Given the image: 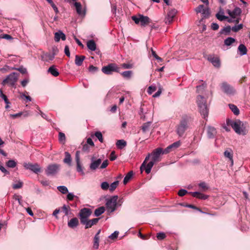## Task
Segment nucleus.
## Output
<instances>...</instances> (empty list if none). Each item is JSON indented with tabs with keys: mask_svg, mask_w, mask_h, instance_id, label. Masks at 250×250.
<instances>
[{
	"mask_svg": "<svg viewBox=\"0 0 250 250\" xmlns=\"http://www.w3.org/2000/svg\"><path fill=\"white\" fill-rule=\"evenodd\" d=\"M201 14L203 18H208L210 15L209 9L208 8H205Z\"/></svg>",
	"mask_w": 250,
	"mask_h": 250,
	"instance_id": "nucleus-46",
	"label": "nucleus"
},
{
	"mask_svg": "<svg viewBox=\"0 0 250 250\" xmlns=\"http://www.w3.org/2000/svg\"><path fill=\"white\" fill-rule=\"evenodd\" d=\"M229 108L231 109V110L233 112L234 115H238L240 113L239 109L234 104H229Z\"/></svg>",
	"mask_w": 250,
	"mask_h": 250,
	"instance_id": "nucleus-36",
	"label": "nucleus"
},
{
	"mask_svg": "<svg viewBox=\"0 0 250 250\" xmlns=\"http://www.w3.org/2000/svg\"><path fill=\"white\" fill-rule=\"evenodd\" d=\"M151 124V122H147L146 123H144L142 126V129L143 132L145 133L148 131Z\"/></svg>",
	"mask_w": 250,
	"mask_h": 250,
	"instance_id": "nucleus-43",
	"label": "nucleus"
},
{
	"mask_svg": "<svg viewBox=\"0 0 250 250\" xmlns=\"http://www.w3.org/2000/svg\"><path fill=\"white\" fill-rule=\"evenodd\" d=\"M92 210L89 208H84L81 209L79 212V216L81 223L82 224L83 222L88 219V217L92 214Z\"/></svg>",
	"mask_w": 250,
	"mask_h": 250,
	"instance_id": "nucleus-9",
	"label": "nucleus"
},
{
	"mask_svg": "<svg viewBox=\"0 0 250 250\" xmlns=\"http://www.w3.org/2000/svg\"><path fill=\"white\" fill-rule=\"evenodd\" d=\"M119 234V231H115L113 233H112L109 236V238L111 239H115L116 238Z\"/></svg>",
	"mask_w": 250,
	"mask_h": 250,
	"instance_id": "nucleus-63",
	"label": "nucleus"
},
{
	"mask_svg": "<svg viewBox=\"0 0 250 250\" xmlns=\"http://www.w3.org/2000/svg\"><path fill=\"white\" fill-rule=\"evenodd\" d=\"M21 196L19 195L14 194L13 196V199H15V200L18 201L20 205L21 204Z\"/></svg>",
	"mask_w": 250,
	"mask_h": 250,
	"instance_id": "nucleus-58",
	"label": "nucleus"
},
{
	"mask_svg": "<svg viewBox=\"0 0 250 250\" xmlns=\"http://www.w3.org/2000/svg\"><path fill=\"white\" fill-rule=\"evenodd\" d=\"M188 193V191L185 189H181L179 190L178 194L179 196H183Z\"/></svg>",
	"mask_w": 250,
	"mask_h": 250,
	"instance_id": "nucleus-62",
	"label": "nucleus"
},
{
	"mask_svg": "<svg viewBox=\"0 0 250 250\" xmlns=\"http://www.w3.org/2000/svg\"><path fill=\"white\" fill-rule=\"evenodd\" d=\"M235 42H236V40L234 38L232 37H228L224 40V43L225 45L229 46Z\"/></svg>",
	"mask_w": 250,
	"mask_h": 250,
	"instance_id": "nucleus-33",
	"label": "nucleus"
},
{
	"mask_svg": "<svg viewBox=\"0 0 250 250\" xmlns=\"http://www.w3.org/2000/svg\"><path fill=\"white\" fill-rule=\"evenodd\" d=\"M74 5L76 7L77 13L79 15H84L85 12L84 11H82V5L80 2H76L74 3Z\"/></svg>",
	"mask_w": 250,
	"mask_h": 250,
	"instance_id": "nucleus-27",
	"label": "nucleus"
},
{
	"mask_svg": "<svg viewBox=\"0 0 250 250\" xmlns=\"http://www.w3.org/2000/svg\"><path fill=\"white\" fill-rule=\"evenodd\" d=\"M11 69L12 70H17L20 71L22 74H25L27 73V70L25 68H24L23 66H21L19 68L16 67H12Z\"/></svg>",
	"mask_w": 250,
	"mask_h": 250,
	"instance_id": "nucleus-50",
	"label": "nucleus"
},
{
	"mask_svg": "<svg viewBox=\"0 0 250 250\" xmlns=\"http://www.w3.org/2000/svg\"><path fill=\"white\" fill-rule=\"evenodd\" d=\"M101 187L103 190H107L109 188V185L107 182H104L102 183Z\"/></svg>",
	"mask_w": 250,
	"mask_h": 250,
	"instance_id": "nucleus-56",
	"label": "nucleus"
},
{
	"mask_svg": "<svg viewBox=\"0 0 250 250\" xmlns=\"http://www.w3.org/2000/svg\"><path fill=\"white\" fill-rule=\"evenodd\" d=\"M119 183V181H116L110 184L109 187L110 191L113 192L117 187Z\"/></svg>",
	"mask_w": 250,
	"mask_h": 250,
	"instance_id": "nucleus-42",
	"label": "nucleus"
},
{
	"mask_svg": "<svg viewBox=\"0 0 250 250\" xmlns=\"http://www.w3.org/2000/svg\"><path fill=\"white\" fill-rule=\"evenodd\" d=\"M177 13V10L175 9H171L167 13V16L165 19V22L166 24H170L173 18L175 17Z\"/></svg>",
	"mask_w": 250,
	"mask_h": 250,
	"instance_id": "nucleus-14",
	"label": "nucleus"
},
{
	"mask_svg": "<svg viewBox=\"0 0 250 250\" xmlns=\"http://www.w3.org/2000/svg\"><path fill=\"white\" fill-rule=\"evenodd\" d=\"M208 60L214 67L217 68L220 67L221 62L219 57L209 55L208 58Z\"/></svg>",
	"mask_w": 250,
	"mask_h": 250,
	"instance_id": "nucleus-15",
	"label": "nucleus"
},
{
	"mask_svg": "<svg viewBox=\"0 0 250 250\" xmlns=\"http://www.w3.org/2000/svg\"><path fill=\"white\" fill-rule=\"evenodd\" d=\"M207 135L209 139H213L214 138L217 133L216 129L212 126H208L207 127Z\"/></svg>",
	"mask_w": 250,
	"mask_h": 250,
	"instance_id": "nucleus-19",
	"label": "nucleus"
},
{
	"mask_svg": "<svg viewBox=\"0 0 250 250\" xmlns=\"http://www.w3.org/2000/svg\"><path fill=\"white\" fill-rule=\"evenodd\" d=\"M60 170V165L58 164H51L48 166L45 170V173L47 176L54 175Z\"/></svg>",
	"mask_w": 250,
	"mask_h": 250,
	"instance_id": "nucleus-10",
	"label": "nucleus"
},
{
	"mask_svg": "<svg viewBox=\"0 0 250 250\" xmlns=\"http://www.w3.org/2000/svg\"><path fill=\"white\" fill-rule=\"evenodd\" d=\"M151 53L152 55L159 62H162L163 60L161 58L159 57L157 54L156 53L155 51H154L152 49H151Z\"/></svg>",
	"mask_w": 250,
	"mask_h": 250,
	"instance_id": "nucleus-55",
	"label": "nucleus"
},
{
	"mask_svg": "<svg viewBox=\"0 0 250 250\" xmlns=\"http://www.w3.org/2000/svg\"><path fill=\"white\" fill-rule=\"evenodd\" d=\"M226 12L231 18L235 19L237 16L241 15L242 10L239 7H236L232 11L228 9Z\"/></svg>",
	"mask_w": 250,
	"mask_h": 250,
	"instance_id": "nucleus-16",
	"label": "nucleus"
},
{
	"mask_svg": "<svg viewBox=\"0 0 250 250\" xmlns=\"http://www.w3.org/2000/svg\"><path fill=\"white\" fill-rule=\"evenodd\" d=\"M243 27V24L242 23H240L238 24V25H234V26L231 27V30L234 32H237L239 30L242 29Z\"/></svg>",
	"mask_w": 250,
	"mask_h": 250,
	"instance_id": "nucleus-47",
	"label": "nucleus"
},
{
	"mask_svg": "<svg viewBox=\"0 0 250 250\" xmlns=\"http://www.w3.org/2000/svg\"><path fill=\"white\" fill-rule=\"evenodd\" d=\"M149 157L150 154H148V155L146 157L145 161L141 165L140 167V170L141 173L144 169L147 174H149L150 172L151 168L154 166L155 163L151 160L147 165H146V161H148V160L149 159Z\"/></svg>",
	"mask_w": 250,
	"mask_h": 250,
	"instance_id": "nucleus-8",
	"label": "nucleus"
},
{
	"mask_svg": "<svg viewBox=\"0 0 250 250\" xmlns=\"http://www.w3.org/2000/svg\"><path fill=\"white\" fill-rule=\"evenodd\" d=\"M132 19L136 24L140 23L141 25L144 27L146 26L151 21V20L148 17L141 14L139 15L138 17L135 16H132Z\"/></svg>",
	"mask_w": 250,
	"mask_h": 250,
	"instance_id": "nucleus-5",
	"label": "nucleus"
},
{
	"mask_svg": "<svg viewBox=\"0 0 250 250\" xmlns=\"http://www.w3.org/2000/svg\"><path fill=\"white\" fill-rule=\"evenodd\" d=\"M150 154V156H151V161L155 163L159 161V158L161 154L163 153V149L159 147L154 149L152 152Z\"/></svg>",
	"mask_w": 250,
	"mask_h": 250,
	"instance_id": "nucleus-12",
	"label": "nucleus"
},
{
	"mask_svg": "<svg viewBox=\"0 0 250 250\" xmlns=\"http://www.w3.org/2000/svg\"><path fill=\"white\" fill-rule=\"evenodd\" d=\"M221 88L228 95L233 94L235 93V90L233 87L226 82L222 83Z\"/></svg>",
	"mask_w": 250,
	"mask_h": 250,
	"instance_id": "nucleus-13",
	"label": "nucleus"
},
{
	"mask_svg": "<svg viewBox=\"0 0 250 250\" xmlns=\"http://www.w3.org/2000/svg\"><path fill=\"white\" fill-rule=\"evenodd\" d=\"M48 72L51 73L53 76L57 77L59 75V72L54 65L51 66L48 70Z\"/></svg>",
	"mask_w": 250,
	"mask_h": 250,
	"instance_id": "nucleus-32",
	"label": "nucleus"
},
{
	"mask_svg": "<svg viewBox=\"0 0 250 250\" xmlns=\"http://www.w3.org/2000/svg\"><path fill=\"white\" fill-rule=\"evenodd\" d=\"M132 74V71L131 70L125 71L121 73L124 78L127 79H129L131 77Z\"/></svg>",
	"mask_w": 250,
	"mask_h": 250,
	"instance_id": "nucleus-37",
	"label": "nucleus"
},
{
	"mask_svg": "<svg viewBox=\"0 0 250 250\" xmlns=\"http://www.w3.org/2000/svg\"><path fill=\"white\" fill-rule=\"evenodd\" d=\"M116 158H117V156L115 154V151H112L110 154V156H109L110 160L111 161H113L115 160H116Z\"/></svg>",
	"mask_w": 250,
	"mask_h": 250,
	"instance_id": "nucleus-59",
	"label": "nucleus"
},
{
	"mask_svg": "<svg viewBox=\"0 0 250 250\" xmlns=\"http://www.w3.org/2000/svg\"><path fill=\"white\" fill-rule=\"evenodd\" d=\"M238 51L240 56H243L247 54L248 50L244 44H240L238 46Z\"/></svg>",
	"mask_w": 250,
	"mask_h": 250,
	"instance_id": "nucleus-23",
	"label": "nucleus"
},
{
	"mask_svg": "<svg viewBox=\"0 0 250 250\" xmlns=\"http://www.w3.org/2000/svg\"><path fill=\"white\" fill-rule=\"evenodd\" d=\"M120 68L115 63H110L102 67V72L106 75H111L113 72H119Z\"/></svg>",
	"mask_w": 250,
	"mask_h": 250,
	"instance_id": "nucleus-7",
	"label": "nucleus"
},
{
	"mask_svg": "<svg viewBox=\"0 0 250 250\" xmlns=\"http://www.w3.org/2000/svg\"><path fill=\"white\" fill-rule=\"evenodd\" d=\"M98 68L97 67L94 66L93 65H90L89 66L88 70L91 72H95L98 70Z\"/></svg>",
	"mask_w": 250,
	"mask_h": 250,
	"instance_id": "nucleus-64",
	"label": "nucleus"
},
{
	"mask_svg": "<svg viewBox=\"0 0 250 250\" xmlns=\"http://www.w3.org/2000/svg\"><path fill=\"white\" fill-rule=\"evenodd\" d=\"M231 30H232L230 26L228 25L221 29L220 30L219 34L220 35L228 36L230 34Z\"/></svg>",
	"mask_w": 250,
	"mask_h": 250,
	"instance_id": "nucleus-21",
	"label": "nucleus"
},
{
	"mask_svg": "<svg viewBox=\"0 0 250 250\" xmlns=\"http://www.w3.org/2000/svg\"><path fill=\"white\" fill-rule=\"evenodd\" d=\"M105 211V208L104 207H100L96 208L94 211V215L96 217H98L102 215Z\"/></svg>",
	"mask_w": 250,
	"mask_h": 250,
	"instance_id": "nucleus-35",
	"label": "nucleus"
},
{
	"mask_svg": "<svg viewBox=\"0 0 250 250\" xmlns=\"http://www.w3.org/2000/svg\"><path fill=\"white\" fill-rule=\"evenodd\" d=\"M116 145L118 149H122L126 146V142L124 140H119L117 141Z\"/></svg>",
	"mask_w": 250,
	"mask_h": 250,
	"instance_id": "nucleus-34",
	"label": "nucleus"
},
{
	"mask_svg": "<svg viewBox=\"0 0 250 250\" xmlns=\"http://www.w3.org/2000/svg\"><path fill=\"white\" fill-rule=\"evenodd\" d=\"M205 9L204 5H199L196 9L195 11L197 13H202L203 10Z\"/></svg>",
	"mask_w": 250,
	"mask_h": 250,
	"instance_id": "nucleus-60",
	"label": "nucleus"
},
{
	"mask_svg": "<svg viewBox=\"0 0 250 250\" xmlns=\"http://www.w3.org/2000/svg\"><path fill=\"white\" fill-rule=\"evenodd\" d=\"M75 197H77L76 196H75L73 193H68V194L67 195V199L68 201L73 200V199Z\"/></svg>",
	"mask_w": 250,
	"mask_h": 250,
	"instance_id": "nucleus-61",
	"label": "nucleus"
},
{
	"mask_svg": "<svg viewBox=\"0 0 250 250\" xmlns=\"http://www.w3.org/2000/svg\"><path fill=\"white\" fill-rule=\"evenodd\" d=\"M192 196L194 197L200 199H207L208 196L206 195L202 194L199 192L195 191V192H190Z\"/></svg>",
	"mask_w": 250,
	"mask_h": 250,
	"instance_id": "nucleus-24",
	"label": "nucleus"
},
{
	"mask_svg": "<svg viewBox=\"0 0 250 250\" xmlns=\"http://www.w3.org/2000/svg\"><path fill=\"white\" fill-rule=\"evenodd\" d=\"M76 164H77V171L78 172H80L82 175H84V173L83 171V167L81 164V162L76 163Z\"/></svg>",
	"mask_w": 250,
	"mask_h": 250,
	"instance_id": "nucleus-48",
	"label": "nucleus"
},
{
	"mask_svg": "<svg viewBox=\"0 0 250 250\" xmlns=\"http://www.w3.org/2000/svg\"><path fill=\"white\" fill-rule=\"evenodd\" d=\"M61 39L65 41L66 36L62 31H59L55 33L54 40L56 42H59Z\"/></svg>",
	"mask_w": 250,
	"mask_h": 250,
	"instance_id": "nucleus-20",
	"label": "nucleus"
},
{
	"mask_svg": "<svg viewBox=\"0 0 250 250\" xmlns=\"http://www.w3.org/2000/svg\"><path fill=\"white\" fill-rule=\"evenodd\" d=\"M19 74L17 72H12L8 75L5 79L3 80L1 84L5 85L6 84L14 87L17 82Z\"/></svg>",
	"mask_w": 250,
	"mask_h": 250,
	"instance_id": "nucleus-4",
	"label": "nucleus"
},
{
	"mask_svg": "<svg viewBox=\"0 0 250 250\" xmlns=\"http://www.w3.org/2000/svg\"><path fill=\"white\" fill-rule=\"evenodd\" d=\"M197 103L198 105L199 111L204 118L208 117V109L207 105L206 100L201 95L197 97Z\"/></svg>",
	"mask_w": 250,
	"mask_h": 250,
	"instance_id": "nucleus-3",
	"label": "nucleus"
},
{
	"mask_svg": "<svg viewBox=\"0 0 250 250\" xmlns=\"http://www.w3.org/2000/svg\"><path fill=\"white\" fill-rule=\"evenodd\" d=\"M65 158H64L63 162L64 163L67 164L68 166H70L71 165L72 163V158L70 154L66 151L64 153Z\"/></svg>",
	"mask_w": 250,
	"mask_h": 250,
	"instance_id": "nucleus-25",
	"label": "nucleus"
},
{
	"mask_svg": "<svg viewBox=\"0 0 250 250\" xmlns=\"http://www.w3.org/2000/svg\"><path fill=\"white\" fill-rule=\"evenodd\" d=\"M118 198V196L117 195H114L107 200L106 207L108 211L112 212L116 210L117 206V201Z\"/></svg>",
	"mask_w": 250,
	"mask_h": 250,
	"instance_id": "nucleus-6",
	"label": "nucleus"
},
{
	"mask_svg": "<svg viewBox=\"0 0 250 250\" xmlns=\"http://www.w3.org/2000/svg\"><path fill=\"white\" fill-rule=\"evenodd\" d=\"M17 162L14 160H9L6 162V166L9 168H14L17 166Z\"/></svg>",
	"mask_w": 250,
	"mask_h": 250,
	"instance_id": "nucleus-39",
	"label": "nucleus"
},
{
	"mask_svg": "<svg viewBox=\"0 0 250 250\" xmlns=\"http://www.w3.org/2000/svg\"><path fill=\"white\" fill-rule=\"evenodd\" d=\"M100 220V218H96L91 220L87 219L83 222L82 224L85 225V229H89L94 225H96Z\"/></svg>",
	"mask_w": 250,
	"mask_h": 250,
	"instance_id": "nucleus-17",
	"label": "nucleus"
},
{
	"mask_svg": "<svg viewBox=\"0 0 250 250\" xmlns=\"http://www.w3.org/2000/svg\"><path fill=\"white\" fill-rule=\"evenodd\" d=\"M23 186V183L21 181H18V183L15 184L13 185V188L14 189H19L21 188Z\"/></svg>",
	"mask_w": 250,
	"mask_h": 250,
	"instance_id": "nucleus-52",
	"label": "nucleus"
},
{
	"mask_svg": "<svg viewBox=\"0 0 250 250\" xmlns=\"http://www.w3.org/2000/svg\"><path fill=\"white\" fill-rule=\"evenodd\" d=\"M0 97L1 98L6 104L5 108L8 109L9 108V104H10L9 100L6 95L3 94L1 89H0Z\"/></svg>",
	"mask_w": 250,
	"mask_h": 250,
	"instance_id": "nucleus-28",
	"label": "nucleus"
},
{
	"mask_svg": "<svg viewBox=\"0 0 250 250\" xmlns=\"http://www.w3.org/2000/svg\"><path fill=\"white\" fill-rule=\"evenodd\" d=\"M224 156L228 158L230 161L231 165H233V154L232 152V150L230 149L229 150H226L224 152Z\"/></svg>",
	"mask_w": 250,
	"mask_h": 250,
	"instance_id": "nucleus-30",
	"label": "nucleus"
},
{
	"mask_svg": "<svg viewBox=\"0 0 250 250\" xmlns=\"http://www.w3.org/2000/svg\"><path fill=\"white\" fill-rule=\"evenodd\" d=\"M206 87V84H205V83H203L202 85L197 86L196 88H197V92L200 93L201 91L204 90Z\"/></svg>",
	"mask_w": 250,
	"mask_h": 250,
	"instance_id": "nucleus-53",
	"label": "nucleus"
},
{
	"mask_svg": "<svg viewBox=\"0 0 250 250\" xmlns=\"http://www.w3.org/2000/svg\"><path fill=\"white\" fill-rule=\"evenodd\" d=\"M182 206H183L184 207H187V208H192V209H196L197 210H198L199 211L203 213H205V212H203L201 210V209L198 208H197V207H196L195 206L193 205H192V204H182Z\"/></svg>",
	"mask_w": 250,
	"mask_h": 250,
	"instance_id": "nucleus-41",
	"label": "nucleus"
},
{
	"mask_svg": "<svg viewBox=\"0 0 250 250\" xmlns=\"http://www.w3.org/2000/svg\"><path fill=\"white\" fill-rule=\"evenodd\" d=\"M181 145V142L180 141L174 142L170 145V147L172 148V150L178 148Z\"/></svg>",
	"mask_w": 250,
	"mask_h": 250,
	"instance_id": "nucleus-49",
	"label": "nucleus"
},
{
	"mask_svg": "<svg viewBox=\"0 0 250 250\" xmlns=\"http://www.w3.org/2000/svg\"><path fill=\"white\" fill-rule=\"evenodd\" d=\"M156 90L155 86L151 85L148 87L147 92L149 94H151L153 92Z\"/></svg>",
	"mask_w": 250,
	"mask_h": 250,
	"instance_id": "nucleus-57",
	"label": "nucleus"
},
{
	"mask_svg": "<svg viewBox=\"0 0 250 250\" xmlns=\"http://www.w3.org/2000/svg\"><path fill=\"white\" fill-rule=\"evenodd\" d=\"M59 141L61 144L63 145H64L65 143L66 137L64 133L61 132H59Z\"/></svg>",
	"mask_w": 250,
	"mask_h": 250,
	"instance_id": "nucleus-40",
	"label": "nucleus"
},
{
	"mask_svg": "<svg viewBox=\"0 0 250 250\" xmlns=\"http://www.w3.org/2000/svg\"><path fill=\"white\" fill-rule=\"evenodd\" d=\"M133 174V171H129L125 177L123 181L124 184L126 185L130 180Z\"/></svg>",
	"mask_w": 250,
	"mask_h": 250,
	"instance_id": "nucleus-38",
	"label": "nucleus"
},
{
	"mask_svg": "<svg viewBox=\"0 0 250 250\" xmlns=\"http://www.w3.org/2000/svg\"><path fill=\"white\" fill-rule=\"evenodd\" d=\"M191 118L188 115H184L180 123L176 126V133L179 137H182L188 127V124L191 121Z\"/></svg>",
	"mask_w": 250,
	"mask_h": 250,
	"instance_id": "nucleus-2",
	"label": "nucleus"
},
{
	"mask_svg": "<svg viewBox=\"0 0 250 250\" xmlns=\"http://www.w3.org/2000/svg\"><path fill=\"white\" fill-rule=\"evenodd\" d=\"M224 13V11L222 9H220L219 12L216 14L215 16L216 18L220 21H224L227 20V19H228V17L223 15Z\"/></svg>",
	"mask_w": 250,
	"mask_h": 250,
	"instance_id": "nucleus-26",
	"label": "nucleus"
},
{
	"mask_svg": "<svg viewBox=\"0 0 250 250\" xmlns=\"http://www.w3.org/2000/svg\"><path fill=\"white\" fill-rule=\"evenodd\" d=\"M166 237V235L164 232H161L157 234V238L158 240H163Z\"/></svg>",
	"mask_w": 250,
	"mask_h": 250,
	"instance_id": "nucleus-54",
	"label": "nucleus"
},
{
	"mask_svg": "<svg viewBox=\"0 0 250 250\" xmlns=\"http://www.w3.org/2000/svg\"><path fill=\"white\" fill-rule=\"evenodd\" d=\"M62 209L63 212L64 213V215L65 216H67L69 214V212L70 211L71 208L68 205H64L62 208Z\"/></svg>",
	"mask_w": 250,
	"mask_h": 250,
	"instance_id": "nucleus-45",
	"label": "nucleus"
},
{
	"mask_svg": "<svg viewBox=\"0 0 250 250\" xmlns=\"http://www.w3.org/2000/svg\"><path fill=\"white\" fill-rule=\"evenodd\" d=\"M86 44L87 48L91 51H95L96 50V44L93 40L87 41Z\"/></svg>",
	"mask_w": 250,
	"mask_h": 250,
	"instance_id": "nucleus-31",
	"label": "nucleus"
},
{
	"mask_svg": "<svg viewBox=\"0 0 250 250\" xmlns=\"http://www.w3.org/2000/svg\"><path fill=\"white\" fill-rule=\"evenodd\" d=\"M79 225V220L76 217L71 219L68 222V226L72 229L76 228Z\"/></svg>",
	"mask_w": 250,
	"mask_h": 250,
	"instance_id": "nucleus-22",
	"label": "nucleus"
},
{
	"mask_svg": "<svg viewBox=\"0 0 250 250\" xmlns=\"http://www.w3.org/2000/svg\"><path fill=\"white\" fill-rule=\"evenodd\" d=\"M58 190L62 194H66L68 192L67 188L64 186H60L57 187Z\"/></svg>",
	"mask_w": 250,
	"mask_h": 250,
	"instance_id": "nucleus-44",
	"label": "nucleus"
},
{
	"mask_svg": "<svg viewBox=\"0 0 250 250\" xmlns=\"http://www.w3.org/2000/svg\"><path fill=\"white\" fill-rule=\"evenodd\" d=\"M85 57L84 56L76 55L75 62L77 66H81Z\"/></svg>",
	"mask_w": 250,
	"mask_h": 250,
	"instance_id": "nucleus-29",
	"label": "nucleus"
},
{
	"mask_svg": "<svg viewBox=\"0 0 250 250\" xmlns=\"http://www.w3.org/2000/svg\"><path fill=\"white\" fill-rule=\"evenodd\" d=\"M95 136L97 138V139L101 143L103 142V135L100 131H96L95 133Z\"/></svg>",
	"mask_w": 250,
	"mask_h": 250,
	"instance_id": "nucleus-51",
	"label": "nucleus"
},
{
	"mask_svg": "<svg viewBox=\"0 0 250 250\" xmlns=\"http://www.w3.org/2000/svg\"><path fill=\"white\" fill-rule=\"evenodd\" d=\"M226 123L228 125L231 126L236 133L242 135L246 134V124L240 120H236L233 121L228 119L226 121Z\"/></svg>",
	"mask_w": 250,
	"mask_h": 250,
	"instance_id": "nucleus-1",
	"label": "nucleus"
},
{
	"mask_svg": "<svg viewBox=\"0 0 250 250\" xmlns=\"http://www.w3.org/2000/svg\"><path fill=\"white\" fill-rule=\"evenodd\" d=\"M91 163L89 166V168L92 171L95 170L100 166L102 162L101 159L94 160V157L91 158Z\"/></svg>",
	"mask_w": 250,
	"mask_h": 250,
	"instance_id": "nucleus-18",
	"label": "nucleus"
},
{
	"mask_svg": "<svg viewBox=\"0 0 250 250\" xmlns=\"http://www.w3.org/2000/svg\"><path fill=\"white\" fill-rule=\"evenodd\" d=\"M23 166L25 169H29L36 174H38L41 171V167L37 163L34 164L31 163H24L23 164Z\"/></svg>",
	"mask_w": 250,
	"mask_h": 250,
	"instance_id": "nucleus-11",
	"label": "nucleus"
}]
</instances>
